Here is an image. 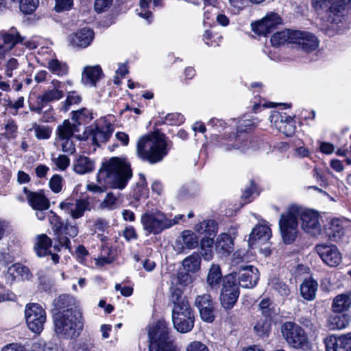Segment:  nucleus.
I'll use <instances>...</instances> for the list:
<instances>
[{"label":"nucleus","mask_w":351,"mask_h":351,"mask_svg":"<svg viewBox=\"0 0 351 351\" xmlns=\"http://www.w3.org/2000/svg\"><path fill=\"white\" fill-rule=\"evenodd\" d=\"M299 217L302 221V228L306 232L313 236L319 234L321 225L319 213L311 209L302 210L300 207L292 205L281 214L279 220V228L285 243H291L295 239Z\"/></svg>","instance_id":"1"},{"label":"nucleus","mask_w":351,"mask_h":351,"mask_svg":"<svg viewBox=\"0 0 351 351\" xmlns=\"http://www.w3.org/2000/svg\"><path fill=\"white\" fill-rule=\"evenodd\" d=\"M133 176L131 163L125 157H112L102 162L97 180L112 189L122 190Z\"/></svg>","instance_id":"2"},{"label":"nucleus","mask_w":351,"mask_h":351,"mask_svg":"<svg viewBox=\"0 0 351 351\" xmlns=\"http://www.w3.org/2000/svg\"><path fill=\"white\" fill-rule=\"evenodd\" d=\"M167 147L165 134L155 132L139 138L136 146V153L142 160L150 164H155L160 162L167 154Z\"/></svg>","instance_id":"3"},{"label":"nucleus","mask_w":351,"mask_h":351,"mask_svg":"<svg viewBox=\"0 0 351 351\" xmlns=\"http://www.w3.org/2000/svg\"><path fill=\"white\" fill-rule=\"evenodd\" d=\"M53 320L54 331L60 339H76L84 328V319L81 311H71L66 315L56 313L53 316Z\"/></svg>","instance_id":"4"},{"label":"nucleus","mask_w":351,"mask_h":351,"mask_svg":"<svg viewBox=\"0 0 351 351\" xmlns=\"http://www.w3.org/2000/svg\"><path fill=\"white\" fill-rule=\"evenodd\" d=\"M249 117L250 116L245 114L239 120L238 134L237 135L230 136L228 138L223 139L220 142L219 147L223 150L231 151L232 149H239L244 152L253 147L247 131L254 128L255 123Z\"/></svg>","instance_id":"5"},{"label":"nucleus","mask_w":351,"mask_h":351,"mask_svg":"<svg viewBox=\"0 0 351 351\" xmlns=\"http://www.w3.org/2000/svg\"><path fill=\"white\" fill-rule=\"evenodd\" d=\"M184 217L183 215H178L173 219H170L167 215L160 210L147 212L142 215L141 221L146 234L157 235L166 229H169L173 225L178 223L179 220Z\"/></svg>","instance_id":"6"},{"label":"nucleus","mask_w":351,"mask_h":351,"mask_svg":"<svg viewBox=\"0 0 351 351\" xmlns=\"http://www.w3.org/2000/svg\"><path fill=\"white\" fill-rule=\"evenodd\" d=\"M149 351H177L173 341L170 339L168 323L159 320L148 330Z\"/></svg>","instance_id":"7"},{"label":"nucleus","mask_w":351,"mask_h":351,"mask_svg":"<svg viewBox=\"0 0 351 351\" xmlns=\"http://www.w3.org/2000/svg\"><path fill=\"white\" fill-rule=\"evenodd\" d=\"M312 7L318 14L326 12L332 23L346 20L348 11L347 0H312Z\"/></svg>","instance_id":"8"},{"label":"nucleus","mask_w":351,"mask_h":351,"mask_svg":"<svg viewBox=\"0 0 351 351\" xmlns=\"http://www.w3.org/2000/svg\"><path fill=\"white\" fill-rule=\"evenodd\" d=\"M282 335L288 346L294 349L308 350L310 348L304 330L293 322H286L281 326Z\"/></svg>","instance_id":"9"},{"label":"nucleus","mask_w":351,"mask_h":351,"mask_svg":"<svg viewBox=\"0 0 351 351\" xmlns=\"http://www.w3.org/2000/svg\"><path fill=\"white\" fill-rule=\"evenodd\" d=\"M239 286L236 271L226 275L223 278L220 302L225 309H231L237 302L240 294Z\"/></svg>","instance_id":"10"},{"label":"nucleus","mask_w":351,"mask_h":351,"mask_svg":"<svg viewBox=\"0 0 351 351\" xmlns=\"http://www.w3.org/2000/svg\"><path fill=\"white\" fill-rule=\"evenodd\" d=\"M114 126L105 118H101L95 122L94 127L86 129L84 136L86 140L93 145L99 146L107 142L112 134Z\"/></svg>","instance_id":"11"},{"label":"nucleus","mask_w":351,"mask_h":351,"mask_svg":"<svg viewBox=\"0 0 351 351\" xmlns=\"http://www.w3.org/2000/svg\"><path fill=\"white\" fill-rule=\"evenodd\" d=\"M25 317L29 329L34 333H40L46 322V312L37 303H29L25 306Z\"/></svg>","instance_id":"12"},{"label":"nucleus","mask_w":351,"mask_h":351,"mask_svg":"<svg viewBox=\"0 0 351 351\" xmlns=\"http://www.w3.org/2000/svg\"><path fill=\"white\" fill-rule=\"evenodd\" d=\"M170 302L173 304L172 317L193 315L194 311L184 295L183 290L178 287L171 288Z\"/></svg>","instance_id":"13"},{"label":"nucleus","mask_w":351,"mask_h":351,"mask_svg":"<svg viewBox=\"0 0 351 351\" xmlns=\"http://www.w3.org/2000/svg\"><path fill=\"white\" fill-rule=\"evenodd\" d=\"M47 217L53 232L54 239L59 243V245H54L53 248L57 251H60V247H64L66 249L71 250V243L70 239L63 234L62 228L64 223L61 217L52 210L48 213Z\"/></svg>","instance_id":"14"},{"label":"nucleus","mask_w":351,"mask_h":351,"mask_svg":"<svg viewBox=\"0 0 351 351\" xmlns=\"http://www.w3.org/2000/svg\"><path fill=\"white\" fill-rule=\"evenodd\" d=\"M195 304L199 310L202 319L208 323H212L215 319V303L210 294L197 295Z\"/></svg>","instance_id":"15"},{"label":"nucleus","mask_w":351,"mask_h":351,"mask_svg":"<svg viewBox=\"0 0 351 351\" xmlns=\"http://www.w3.org/2000/svg\"><path fill=\"white\" fill-rule=\"evenodd\" d=\"M282 23V19L276 13L267 14L261 21L252 24V30L259 36H266L274 31L277 25Z\"/></svg>","instance_id":"16"},{"label":"nucleus","mask_w":351,"mask_h":351,"mask_svg":"<svg viewBox=\"0 0 351 351\" xmlns=\"http://www.w3.org/2000/svg\"><path fill=\"white\" fill-rule=\"evenodd\" d=\"M315 250L323 262L330 266H337L341 261V256L335 245L318 244Z\"/></svg>","instance_id":"17"},{"label":"nucleus","mask_w":351,"mask_h":351,"mask_svg":"<svg viewBox=\"0 0 351 351\" xmlns=\"http://www.w3.org/2000/svg\"><path fill=\"white\" fill-rule=\"evenodd\" d=\"M324 343L326 351H351V332L328 336L324 338Z\"/></svg>","instance_id":"18"},{"label":"nucleus","mask_w":351,"mask_h":351,"mask_svg":"<svg viewBox=\"0 0 351 351\" xmlns=\"http://www.w3.org/2000/svg\"><path fill=\"white\" fill-rule=\"evenodd\" d=\"M237 278L241 287L252 288L256 285L259 280L258 270L252 265L241 267L237 272Z\"/></svg>","instance_id":"19"},{"label":"nucleus","mask_w":351,"mask_h":351,"mask_svg":"<svg viewBox=\"0 0 351 351\" xmlns=\"http://www.w3.org/2000/svg\"><path fill=\"white\" fill-rule=\"evenodd\" d=\"M51 84L53 86L52 89L47 90L38 97V107L36 110H40L41 108L49 106L51 103L58 101L64 97V93L60 89L61 82L53 80L51 81Z\"/></svg>","instance_id":"20"},{"label":"nucleus","mask_w":351,"mask_h":351,"mask_svg":"<svg viewBox=\"0 0 351 351\" xmlns=\"http://www.w3.org/2000/svg\"><path fill=\"white\" fill-rule=\"evenodd\" d=\"M293 36V44L305 51H312L318 47L317 38L311 33L295 30Z\"/></svg>","instance_id":"21"},{"label":"nucleus","mask_w":351,"mask_h":351,"mask_svg":"<svg viewBox=\"0 0 351 351\" xmlns=\"http://www.w3.org/2000/svg\"><path fill=\"white\" fill-rule=\"evenodd\" d=\"M60 208L69 214L73 219L82 217L86 210H90V203L87 199H77L75 204L62 202L60 204Z\"/></svg>","instance_id":"22"},{"label":"nucleus","mask_w":351,"mask_h":351,"mask_svg":"<svg viewBox=\"0 0 351 351\" xmlns=\"http://www.w3.org/2000/svg\"><path fill=\"white\" fill-rule=\"evenodd\" d=\"M23 192L25 194L28 204L34 210H47L49 208L50 202L42 191L32 192L25 186L23 187Z\"/></svg>","instance_id":"23"},{"label":"nucleus","mask_w":351,"mask_h":351,"mask_svg":"<svg viewBox=\"0 0 351 351\" xmlns=\"http://www.w3.org/2000/svg\"><path fill=\"white\" fill-rule=\"evenodd\" d=\"M52 245L51 239L45 234H40L37 237V242L34 246L36 254L40 256L51 255L52 261L56 264L59 262L60 256L56 253H51L49 250Z\"/></svg>","instance_id":"24"},{"label":"nucleus","mask_w":351,"mask_h":351,"mask_svg":"<svg viewBox=\"0 0 351 351\" xmlns=\"http://www.w3.org/2000/svg\"><path fill=\"white\" fill-rule=\"evenodd\" d=\"M94 32L88 28H83L79 32L69 36V41L73 47L86 48L93 41Z\"/></svg>","instance_id":"25"},{"label":"nucleus","mask_w":351,"mask_h":351,"mask_svg":"<svg viewBox=\"0 0 351 351\" xmlns=\"http://www.w3.org/2000/svg\"><path fill=\"white\" fill-rule=\"evenodd\" d=\"M102 75L103 72L100 66H86L82 74V82L84 85L95 86Z\"/></svg>","instance_id":"26"},{"label":"nucleus","mask_w":351,"mask_h":351,"mask_svg":"<svg viewBox=\"0 0 351 351\" xmlns=\"http://www.w3.org/2000/svg\"><path fill=\"white\" fill-rule=\"evenodd\" d=\"M56 307L58 313H62L65 315L70 312L80 311L75 304V300L69 295H61L56 302Z\"/></svg>","instance_id":"27"},{"label":"nucleus","mask_w":351,"mask_h":351,"mask_svg":"<svg viewBox=\"0 0 351 351\" xmlns=\"http://www.w3.org/2000/svg\"><path fill=\"white\" fill-rule=\"evenodd\" d=\"M271 236V229L263 225H259L254 227L249 237V244L253 245L256 241L265 243L269 240Z\"/></svg>","instance_id":"28"},{"label":"nucleus","mask_w":351,"mask_h":351,"mask_svg":"<svg viewBox=\"0 0 351 351\" xmlns=\"http://www.w3.org/2000/svg\"><path fill=\"white\" fill-rule=\"evenodd\" d=\"M318 288L317 282L311 278H306L300 287L301 296L306 300L311 301L315 298Z\"/></svg>","instance_id":"29"},{"label":"nucleus","mask_w":351,"mask_h":351,"mask_svg":"<svg viewBox=\"0 0 351 351\" xmlns=\"http://www.w3.org/2000/svg\"><path fill=\"white\" fill-rule=\"evenodd\" d=\"M174 328L181 333H186L192 330L194 327L195 315L186 317H172Z\"/></svg>","instance_id":"30"},{"label":"nucleus","mask_w":351,"mask_h":351,"mask_svg":"<svg viewBox=\"0 0 351 351\" xmlns=\"http://www.w3.org/2000/svg\"><path fill=\"white\" fill-rule=\"evenodd\" d=\"M94 169V161L87 156H80L73 162V170L78 174L82 175L92 172Z\"/></svg>","instance_id":"31"},{"label":"nucleus","mask_w":351,"mask_h":351,"mask_svg":"<svg viewBox=\"0 0 351 351\" xmlns=\"http://www.w3.org/2000/svg\"><path fill=\"white\" fill-rule=\"evenodd\" d=\"M344 221L340 219H334L328 223L326 228V234L328 237L334 241H337L344 234Z\"/></svg>","instance_id":"32"},{"label":"nucleus","mask_w":351,"mask_h":351,"mask_svg":"<svg viewBox=\"0 0 351 351\" xmlns=\"http://www.w3.org/2000/svg\"><path fill=\"white\" fill-rule=\"evenodd\" d=\"M1 38L8 49H11L16 45L21 43L24 39L14 27H11L8 32H3L1 34Z\"/></svg>","instance_id":"33"},{"label":"nucleus","mask_w":351,"mask_h":351,"mask_svg":"<svg viewBox=\"0 0 351 351\" xmlns=\"http://www.w3.org/2000/svg\"><path fill=\"white\" fill-rule=\"evenodd\" d=\"M351 305V298L347 294H339L332 301L331 309L335 313H341L349 309Z\"/></svg>","instance_id":"34"},{"label":"nucleus","mask_w":351,"mask_h":351,"mask_svg":"<svg viewBox=\"0 0 351 351\" xmlns=\"http://www.w3.org/2000/svg\"><path fill=\"white\" fill-rule=\"evenodd\" d=\"M222 274L218 265H212L206 278L208 287L212 289H218L219 284L222 282Z\"/></svg>","instance_id":"35"},{"label":"nucleus","mask_w":351,"mask_h":351,"mask_svg":"<svg viewBox=\"0 0 351 351\" xmlns=\"http://www.w3.org/2000/svg\"><path fill=\"white\" fill-rule=\"evenodd\" d=\"M178 242L182 245V249H194L198 245V238L191 230H184L178 239Z\"/></svg>","instance_id":"36"},{"label":"nucleus","mask_w":351,"mask_h":351,"mask_svg":"<svg viewBox=\"0 0 351 351\" xmlns=\"http://www.w3.org/2000/svg\"><path fill=\"white\" fill-rule=\"evenodd\" d=\"M294 30L287 29L275 33L271 38V43L274 47H278L282 45L293 44V32Z\"/></svg>","instance_id":"37"},{"label":"nucleus","mask_w":351,"mask_h":351,"mask_svg":"<svg viewBox=\"0 0 351 351\" xmlns=\"http://www.w3.org/2000/svg\"><path fill=\"white\" fill-rule=\"evenodd\" d=\"M217 223L213 219L204 220L195 226V230L200 234L214 237L217 231Z\"/></svg>","instance_id":"38"},{"label":"nucleus","mask_w":351,"mask_h":351,"mask_svg":"<svg viewBox=\"0 0 351 351\" xmlns=\"http://www.w3.org/2000/svg\"><path fill=\"white\" fill-rule=\"evenodd\" d=\"M328 326L332 330L345 328L348 325V316L344 314L331 315L328 317Z\"/></svg>","instance_id":"39"},{"label":"nucleus","mask_w":351,"mask_h":351,"mask_svg":"<svg viewBox=\"0 0 351 351\" xmlns=\"http://www.w3.org/2000/svg\"><path fill=\"white\" fill-rule=\"evenodd\" d=\"M201 258L198 253L193 252L191 255L184 259L182 265L184 269L188 272L195 273L200 268Z\"/></svg>","instance_id":"40"},{"label":"nucleus","mask_w":351,"mask_h":351,"mask_svg":"<svg viewBox=\"0 0 351 351\" xmlns=\"http://www.w3.org/2000/svg\"><path fill=\"white\" fill-rule=\"evenodd\" d=\"M216 249L223 254H230L233 250V242L228 234H221L217 239Z\"/></svg>","instance_id":"41"},{"label":"nucleus","mask_w":351,"mask_h":351,"mask_svg":"<svg viewBox=\"0 0 351 351\" xmlns=\"http://www.w3.org/2000/svg\"><path fill=\"white\" fill-rule=\"evenodd\" d=\"M47 68L53 74L64 76L68 73L69 66L66 63L59 61L56 58L49 60Z\"/></svg>","instance_id":"42"},{"label":"nucleus","mask_w":351,"mask_h":351,"mask_svg":"<svg viewBox=\"0 0 351 351\" xmlns=\"http://www.w3.org/2000/svg\"><path fill=\"white\" fill-rule=\"evenodd\" d=\"M76 131V125L75 124L72 125L69 121L65 120L63 124L58 128L57 134L58 139L71 138Z\"/></svg>","instance_id":"43"},{"label":"nucleus","mask_w":351,"mask_h":351,"mask_svg":"<svg viewBox=\"0 0 351 351\" xmlns=\"http://www.w3.org/2000/svg\"><path fill=\"white\" fill-rule=\"evenodd\" d=\"M256 335L262 338L267 337L271 330V318L264 317L258 320L254 327Z\"/></svg>","instance_id":"44"},{"label":"nucleus","mask_w":351,"mask_h":351,"mask_svg":"<svg viewBox=\"0 0 351 351\" xmlns=\"http://www.w3.org/2000/svg\"><path fill=\"white\" fill-rule=\"evenodd\" d=\"M274 112L276 113V114H274L272 117H276L277 119L276 120V122H277L278 119L280 118V122L281 123H285L284 126L285 132L287 136L291 135L294 132L295 129L293 118L291 116H286L285 114L283 116L280 114L279 111H274Z\"/></svg>","instance_id":"45"},{"label":"nucleus","mask_w":351,"mask_h":351,"mask_svg":"<svg viewBox=\"0 0 351 351\" xmlns=\"http://www.w3.org/2000/svg\"><path fill=\"white\" fill-rule=\"evenodd\" d=\"M118 197L113 193H108L99 208L102 210H114L118 207Z\"/></svg>","instance_id":"46"},{"label":"nucleus","mask_w":351,"mask_h":351,"mask_svg":"<svg viewBox=\"0 0 351 351\" xmlns=\"http://www.w3.org/2000/svg\"><path fill=\"white\" fill-rule=\"evenodd\" d=\"M184 121V116L178 112H171L164 117H161L162 123L170 125H179L182 124Z\"/></svg>","instance_id":"47"},{"label":"nucleus","mask_w":351,"mask_h":351,"mask_svg":"<svg viewBox=\"0 0 351 351\" xmlns=\"http://www.w3.org/2000/svg\"><path fill=\"white\" fill-rule=\"evenodd\" d=\"M29 269L19 263L13 264L8 269V274L12 276L14 279L21 276V278L28 276Z\"/></svg>","instance_id":"48"},{"label":"nucleus","mask_w":351,"mask_h":351,"mask_svg":"<svg viewBox=\"0 0 351 351\" xmlns=\"http://www.w3.org/2000/svg\"><path fill=\"white\" fill-rule=\"evenodd\" d=\"M20 10L25 14H32L38 8L39 0H20Z\"/></svg>","instance_id":"49"},{"label":"nucleus","mask_w":351,"mask_h":351,"mask_svg":"<svg viewBox=\"0 0 351 351\" xmlns=\"http://www.w3.org/2000/svg\"><path fill=\"white\" fill-rule=\"evenodd\" d=\"M278 106H283L284 108H291L292 105L291 103H274L267 101L265 99H260L258 103L254 101L252 110H258L261 108H275Z\"/></svg>","instance_id":"50"},{"label":"nucleus","mask_w":351,"mask_h":351,"mask_svg":"<svg viewBox=\"0 0 351 351\" xmlns=\"http://www.w3.org/2000/svg\"><path fill=\"white\" fill-rule=\"evenodd\" d=\"M72 119L78 125L86 124L91 121L93 117L90 111H72Z\"/></svg>","instance_id":"51"},{"label":"nucleus","mask_w":351,"mask_h":351,"mask_svg":"<svg viewBox=\"0 0 351 351\" xmlns=\"http://www.w3.org/2000/svg\"><path fill=\"white\" fill-rule=\"evenodd\" d=\"M35 135L38 139H48L51 134V130L49 126L40 125L35 123L33 126Z\"/></svg>","instance_id":"52"},{"label":"nucleus","mask_w":351,"mask_h":351,"mask_svg":"<svg viewBox=\"0 0 351 351\" xmlns=\"http://www.w3.org/2000/svg\"><path fill=\"white\" fill-rule=\"evenodd\" d=\"M82 101V97L75 92H69L66 96V99L64 102L63 108H68L80 104Z\"/></svg>","instance_id":"53"},{"label":"nucleus","mask_w":351,"mask_h":351,"mask_svg":"<svg viewBox=\"0 0 351 351\" xmlns=\"http://www.w3.org/2000/svg\"><path fill=\"white\" fill-rule=\"evenodd\" d=\"M5 136L8 139H14L17 136L18 127L15 121L12 119L8 121L5 125Z\"/></svg>","instance_id":"54"},{"label":"nucleus","mask_w":351,"mask_h":351,"mask_svg":"<svg viewBox=\"0 0 351 351\" xmlns=\"http://www.w3.org/2000/svg\"><path fill=\"white\" fill-rule=\"evenodd\" d=\"M62 176L56 174L53 176V177L50 179L49 182V185L51 191L56 193H58L62 190Z\"/></svg>","instance_id":"55"},{"label":"nucleus","mask_w":351,"mask_h":351,"mask_svg":"<svg viewBox=\"0 0 351 351\" xmlns=\"http://www.w3.org/2000/svg\"><path fill=\"white\" fill-rule=\"evenodd\" d=\"M54 9L57 12L69 10L73 5V0H55Z\"/></svg>","instance_id":"56"},{"label":"nucleus","mask_w":351,"mask_h":351,"mask_svg":"<svg viewBox=\"0 0 351 351\" xmlns=\"http://www.w3.org/2000/svg\"><path fill=\"white\" fill-rule=\"evenodd\" d=\"M178 283L183 287H186L192 283L193 278L188 271H181L178 274Z\"/></svg>","instance_id":"57"},{"label":"nucleus","mask_w":351,"mask_h":351,"mask_svg":"<svg viewBox=\"0 0 351 351\" xmlns=\"http://www.w3.org/2000/svg\"><path fill=\"white\" fill-rule=\"evenodd\" d=\"M63 234L68 238H75L78 234L79 230L78 227L76 225H72L69 222L66 221L62 228Z\"/></svg>","instance_id":"58"},{"label":"nucleus","mask_w":351,"mask_h":351,"mask_svg":"<svg viewBox=\"0 0 351 351\" xmlns=\"http://www.w3.org/2000/svg\"><path fill=\"white\" fill-rule=\"evenodd\" d=\"M271 304L272 302L271 301V300L268 298L263 299L260 302L258 306L260 309L261 310L262 315L264 317L271 318V310L270 308V306L271 305Z\"/></svg>","instance_id":"59"},{"label":"nucleus","mask_w":351,"mask_h":351,"mask_svg":"<svg viewBox=\"0 0 351 351\" xmlns=\"http://www.w3.org/2000/svg\"><path fill=\"white\" fill-rule=\"evenodd\" d=\"M112 0H95L94 4L95 10L97 13L107 11L112 5Z\"/></svg>","instance_id":"60"},{"label":"nucleus","mask_w":351,"mask_h":351,"mask_svg":"<svg viewBox=\"0 0 351 351\" xmlns=\"http://www.w3.org/2000/svg\"><path fill=\"white\" fill-rule=\"evenodd\" d=\"M274 289L283 297H287L290 293L288 285L278 280L274 283Z\"/></svg>","instance_id":"61"},{"label":"nucleus","mask_w":351,"mask_h":351,"mask_svg":"<svg viewBox=\"0 0 351 351\" xmlns=\"http://www.w3.org/2000/svg\"><path fill=\"white\" fill-rule=\"evenodd\" d=\"M5 75L8 77H11L13 75V71L16 70L19 67V62L15 58H10L5 64Z\"/></svg>","instance_id":"62"},{"label":"nucleus","mask_w":351,"mask_h":351,"mask_svg":"<svg viewBox=\"0 0 351 351\" xmlns=\"http://www.w3.org/2000/svg\"><path fill=\"white\" fill-rule=\"evenodd\" d=\"M53 162L60 170H64L69 165L70 160L65 155H60L58 158L53 159Z\"/></svg>","instance_id":"63"},{"label":"nucleus","mask_w":351,"mask_h":351,"mask_svg":"<svg viewBox=\"0 0 351 351\" xmlns=\"http://www.w3.org/2000/svg\"><path fill=\"white\" fill-rule=\"evenodd\" d=\"M186 351H209L208 348L200 341L191 342L186 348Z\"/></svg>","instance_id":"64"}]
</instances>
